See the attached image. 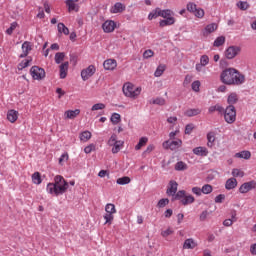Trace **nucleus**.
<instances>
[{
	"instance_id": "nucleus-1",
	"label": "nucleus",
	"mask_w": 256,
	"mask_h": 256,
	"mask_svg": "<svg viewBox=\"0 0 256 256\" xmlns=\"http://www.w3.org/2000/svg\"><path fill=\"white\" fill-rule=\"evenodd\" d=\"M220 81L224 85H243L245 75L240 74L235 68H227L221 72Z\"/></svg>"
},
{
	"instance_id": "nucleus-2",
	"label": "nucleus",
	"mask_w": 256,
	"mask_h": 256,
	"mask_svg": "<svg viewBox=\"0 0 256 256\" xmlns=\"http://www.w3.org/2000/svg\"><path fill=\"white\" fill-rule=\"evenodd\" d=\"M67 189H69V183H67V180L61 175L55 176L54 183H48L46 187L47 193H49V195H55V197L63 195V193L67 192Z\"/></svg>"
},
{
	"instance_id": "nucleus-3",
	"label": "nucleus",
	"mask_w": 256,
	"mask_h": 256,
	"mask_svg": "<svg viewBox=\"0 0 256 256\" xmlns=\"http://www.w3.org/2000/svg\"><path fill=\"white\" fill-rule=\"evenodd\" d=\"M123 94L129 99H137L141 95L142 88L135 86L131 82H126L122 87Z\"/></svg>"
},
{
	"instance_id": "nucleus-4",
	"label": "nucleus",
	"mask_w": 256,
	"mask_h": 256,
	"mask_svg": "<svg viewBox=\"0 0 256 256\" xmlns=\"http://www.w3.org/2000/svg\"><path fill=\"white\" fill-rule=\"evenodd\" d=\"M224 113V119L226 123H229V125L235 123L237 120V110H235V106L229 105L226 107Z\"/></svg>"
},
{
	"instance_id": "nucleus-5",
	"label": "nucleus",
	"mask_w": 256,
	"mask_h": 256,
	"mask_svg": "<svg viewBox=\"0 0 256 256\" xmlns=\"http://www.w3.org/2000/svg\"><path fill=\"white\" fill-rule=\"evenodd\" d=\"M106 214L104 215L105 225H111L113 223V219H115V213H117V209L115 208V204L108 203L105 206Z\"/></svg>"
},
{
	"instance_id": "nucleus-6",
	"label": "nucleus",
	"mask_w": 256,
	"mask_h": 256,
	"mask_svg": "<svg viewBox=\"0 0 256 256\" xmlns=\"http://www.w3.org/2000/svg\"><path fill=\"white\" fill-rule=\"evenodd\" d=\"M30 75L36 81H41V79H45V70L39 66H33L30 69Z\"/></svg>"
},
{
	"instance_id": "nucleus-7",
	"label": "nucleus",
	"mask_w": 256,
	"mask_h": 256,
	"mask_svg": "<svg viewBox=\"0 0 256 256\" xmlns=\"http://www.w3.org/2000/svg\"><path fill=\"white\" fill-rule=\"evenodd\" d=\"M183 145V141L181 139H177L174 141L166 140L163 142L162 147L163 149H170L171 151H177L179 147Z\"/></svg>"
},
{
	"instance_id": "nucleus-8",
	"label": "nucleus",
	"mask_w": 256,
	"mask_h": 256,
	"mask_svg": "<svg viewBox=\"0 0 256 256\" xmlns=\"http://www.w3.org/2000/svg\"><path fill=\"white\" fill-rule=\"evenodd\" d=\"M96 71L97 68H95V65H89L86 69L81 71V77L84 81H87L95 75Z\"/></svg>"
},
{
	"instance_id": "nucleus-9",
	"label": "nucleus",
	"mask_w": 256,
	"mask_h": 256,
	"mask_svg": "<svg viewBox=\"0 0 256 256\" xmlns=\"http://www.w3.org/2000/svg\"><path fill=\"white\" fill-rule=\"evenodd\" d=\"M224 53L226 59H235L241 53V48L239 46H229Z\"/></svg>"
},
{
	"instance_id": "nucleus-10",
	"label": "nucleus",
	"mask_w": 256,
	"mask_h": 256,
	"mask_svg": "<svg viewBox=\"0 0 256 256\" xmlns=\"http://www.w3.org/2000/svg\"><path fill=\"white\" fill-rule=\"evenodd\" d=\"M253 189H256V181L255 180L243 183L239 187V193H242V195H245V193H249V191H253Z\"/></svg>"
},
{
	"instance_id": "nucleus-11",
	"label": "nucleus",
	"mask_w": 256,
	"mask_h": 256,
	"mask_svg": "<svg viewBox=\"0 0 256 256\" xmlns=\"http://www.w3.org/2000/svg\"><path fill=\"white\" fill-rule=\"evenodd\" d=\"M102 29H103L104 33H113V31H115V29H117V23H115V21H113V20H106L102 24Z\"/></svg>"
},
{
	"instance_id": "nucleus-12",
	"label": "nucleus",
	"mask_w": 256,
	"mask_h": 256,
	"mask_svg": "<svg viewBox=\"0 0 256 256\" xmlns=\"http://www.w3.org/2000/svg\"><path fill=\"white\" fill-rule=\"evenodd\" d=\"M177 187H179V184L176 181L171 180L166 190L167 195L169 197H175V194L177 193Z\"/></svg>"
},
{
	"instance_id": "nucleus-13",
	"label": "nucleus",
	"mask_w": 256,
	"mask_h": 256,
	"mask_svg": "<svg viewBox=\"0 0 256 256\" xmlns=\"http://www.w3.org/2000/svg\"><path fill=\"white\" fill-rule=\"evenodd\" d=\"M79 0H66V7L68 8V12L72 13V11H75V13H79V4H77Z\"/></svg>"
},
{
	"instance_id": "nucleus-14",
	"label": "nucleus",
	"mask_w": 256,
	"mask_h": 256,
	"mask_svg": "<svg viewBox=\"0 0 256 256\" xmlns=\"http://www.w3.org/2000/svg\"><path fill=\"white\" fill-rule=\"evenodd\" d=\"M218 27L217 23L208 24L202 31L203 37H209L211 33H215V30L218 29Z\"/></svg>"
},
{
	"instance_id": "nucleus-15",
	"label": "nucleus",
	"mask_w": 256,
	"mask_h": 256,
	"mask_svg": "<svg viewBox=\"0 0 256 256\" xmlns=\"http://www.w3.org/2000/svg\"><path fill=\"white\" fill-rule=\"evenodd\" d=\"M103 67L106 71H114V69H117V60L107 59L104 61Z\"/></svg>"
},
{
	"instance_id": "nucleus-16",
	"label": "nucleus",
	"mask_w": 256,
	"mask_h": 256,
	"mask_svg": "<svg viewBox=\"0 0 256 256\" xmlns=\"http://www.w3.org/2000/svg\"><path fill=\"white\" fill-rule=\"evenodd\" d=\"M78 115H81L80 109L67 110L64 112V119H77Z\"/></svg>"
},
{
	"instance_id": "nucleus-17",
	"label": "nucleus",
	"mask_w": 256,
	"mask_h": 256,
	"mask_svg": "<svg viewBox=\"0 0 256 256\" xmlns=\"http://www.w3.org/2000/svg\"><path fill=\"white\" fill-rule=\"evenodd\" d=\"M60 70V79H65L67 77V74L69 73V62H63L59 66Z\"/></svg>"
},
{
	"instance_id": "nucleus-18",
	"label": "nucleus",
	"mask_w": 256,
	"mask_h": 256,
	"mask_svg": "<svg viewBox=\"0 0 256 256\" xmlns=\"http://www.w3.org/2000/svg\"><path fill=\"white\" fill-rule=\"evenodd\" d=\"M192 151L194 155H198L199 157H207L209 155V150L203 146L196 147Z\"/></svg>"
},
{
	"instance_id": "nucleus-19",
	"label": "nucleus",
	"mask_w": 256,
	"mask_h": 256,
	"mask_svg": "<svg viewBox=\"0 0 256 256\" xmlns=\"http://www.w3.org/2000/svg\"><path fill=\"white\" fill-rule=\"evenodd\" d=\"M237 185H238L237 179L232 177L226 181L225 189H227V191H231L232 189H235Z\"/></svg>"
},
{
	"instance_id": "nucleus-20",
	"label": "nucleus",
	"mask_w": 256,
	"mask_h": 256,
	"mask_svg": "<svg viewBox=\"0 0 256 256\" xmlns=\"http://www.w3.org/2000/svg\"><path fill=\"white\" fill-rule=\"evenodd\" d=\"M29 51H31V43L26 41L22 44V54H20V58L23 59V57H27Z\"/></svg>"
},
{
	"instance_id": "nucleus-21",
	"label": "nucleus",
	"mask_w": 256,
	"mask_h": 256,
	"mask_svg": "<svg viewBox=\"0 0 256 256\" xmlns=\"http://www.w3.org/2000/svg\"><path fill=\"white\" fill-rule=\"evenodd\" d=\"M197 242L193 238H188L184 241L183 249H195Z\"/></svg>"
},
{
	"instance_id": "nucleus-22",
	"label": "nucleus",
	"mask_w": 256,
	"mask_h": 256,
	"mask_svg": "<svg viewBox=\"0 0 256 256\" xmlns=\"http://www.w3.org/2000/svg\"><path fill=\"white\" fill-rule=\"evenodd\" d=\"M7 119L10 121V123H15V121L19 119V112L15 110H9L7 113Z\"/></svg>"
},
{
	"instance_id": "nucleus-23",
	"label": "nucleus",
	"mask_w": 256,
	"mask_h": 256,
	"mask_svg": "<svg viewBox=\"0 0 256 256\" xmlns=\"http://www.w3.org/2000/svg\"><path fill=\"white\" fill-rule=\"evenodd\" d=\"M184 115H186V117H195L197 115H201V109L199 108L188 109L184 112Z\"/></svg>"
},
{
	"instance_id": "nucleus-24",
	"label": "nucleus",
	"mask_w": 256,
	"mask_h": 256,
	"mask_svg": "<svg viewBox=\"0 0 256 256\" xmlns=\"http://www.w3.org/2000/svg\"><path fill=\"white\" fill-rule=\"evenodd\" d=\"M125 11V5L121 2H117L112 8L111 13H123Z\"/></svg>"
},
{
	"instance_id": "nucleus-25",
	"label": "nucleus",
	"mask_w": 256,
	"mask_h": 256,
	"mask_svg": "<svg viewBox=\"0 0 256 256\" xmlns=\"http://www.w3.org/2000/svg\"><path fill=\"white\" fill-rule=\"evenodd\" d=\"M236 159H251V152L250 151H241L235 154Z\"/></svg>"
},
{
	"instance_id": "nucleus-26",
	"label": "nucleus",
	"mask_w": 256,
	"mask_h": 256,
	"mask_svg": "<svg viewBox=\"0 0 256 256\" xmlns=\"http://www.w3.org/2000/svg\"><path fill=\"white\" fill-rule=\"evenodd\" d=\"M175 24V18L172 17H168L165 20H161L159 22L160 27H167L169 25H174Z\"/></svg>"
},
{
	"instance_id": "nucleus-27",
	"label": "nucleus",
	"mask_w": 256,
	"mask_h": 256,
	"mask_svg": "<svg viewBox=\"0 0 256 256\" xmlns=\"http://www.w3.org/2000/svg\"><path fill=\"white\" fill-rule=\"evenodd\" d=\"M91 137H92L91 132H89L87 130L84 132H81L79 135V139H80V141H82V143H87V141H89V139H91Z\"/></svg>"
},
{
	"instance_id": "nucleus-28",
	"label": "nucleus",
	"mask_w": 256,
	"mask_h": 256,
	"mask_svg": "<svg viewBox=\"0 0 256 256\" xmlns=\"http://www.w3.org/2000/svg\"><path fill=\"white\" fill-rule=\"evenodd\" d=\"M239 101V96L237 95V93L232 92L227 99V103L228 105H235V103H237Z\"/></svg>"
},
{
	"instance_id": "nucleus-29",
	"label": "nucleus",
	"mask_w": 256,
	"mask_h": 256,
	"mask_svg": "<svg viewBox=\"0 0 256 256\" xmlns=\"http://www.w3.org/2000/svg\"><path fill=\"white\" fill-rule=\"evenodd\" d=\"M157 17H161V8H156L148 15L149 21H153V19H157Z\"/></svg>"
},
{
	"instance_id": "nucleus-30",
	"label": "nucleus",
	"mask_w": 256,
	"mask_h": 256,
	"mask_svg": "<svg viewBox=\"0 0 256 256\" xmlns=\"http://www.w3.org/2000/svg\"><path fill=\"white\" fill-rule=\"evenodd\" d=\"M182 205H191V203H195V197L193 195H185L181 200Z\"/></svg>"
},
{
	"instance_id": "nucleus-31",
	"label": "nucleus",
	"mask_w": 256,
	"mask_h": 256,
	"mask_svg": "<svg viewBox=\"0 0 256 256\" xmlns=\"http://www.w3.org/2000/svg\"><path fill=\"white\" fill-rule=\"evenodd\" d=\"M148 141H149V138L141 137L138 144L135 146V150L136 151L141 150L142 147H145V145H147Z\"/></svg>"
},
{
	"instance_id": "nucleus-32",
	"label": "nucleus",
	"mask_w": 256,
	"mask_h": 256,
	"mask_svg": "<svg viewBox=\"0 0 256 256\" xmlns=\"http://www.w3.org/2000/svg\"><path fill=\"white\" fill-rule=\"evenodd\" d=\"M32 182L34 183V185H41V183L43 182V180L41 179V173L35 172L34 174H32Z\"/></svg>"
},
{
	"instance_id": "nucleus-33",
	"label": "nucleus",
	"mask_w": 256,
	"mask_h": 256,
	"mask_svg": "<svg viewBox=\"0 0 256 256\" xmlns=\"http://www.w3.org/2000/svg\"><path fill=\"white\" fill-rule=\"evenodd\" d=\"M117 185H129L131 183V178L128 176H123L116 180Z\"/></svg>"
},
{
	"instance_id": "nucleus-34",
	"label": "nucleus",
	"mask_w": 256,
	"mask_h": 256,
	"mask_svg": "<svg viewBox=\"0 0 256 256\" xmlns=\"http://www.w3.org/2000/svg\"><path fill=\"white\" fill-rule=\"evenodd\" d=\"M207 147H213V144L215 143V133L214 132H209L207 134Z\"/></svg>"
},
{
	"instance_id": "nucleus-35",
	"label": "nucleus",
	"mask_w": 256,
	"mask_h": 256,
	"mask_svg": "<svg viewBox=\"0 0 256 256\" xmlns=\"http://www.w3.org/2000/svg\"><path fill=\"white\" fill-rule=\"evenodd\" d=\"M110 121L113 125H119L121 123V115L119 113H113Z\"/></svg>"
},
{
	"instance_id": "nucleus-36",
	"label": "nucleus",
	"mask_w": 256,
	"mask_h": 256,
	"mask_svg": "<svg viewBox=\"0 0 256 256\" xmlns=\"http://www.w3.org/2000/svg\"><path fill=\"white\" fill-rule=\"evenodd\" d=\"M208 111H209V113H215V111H217L218 113H223L225 111V109L222 108L221 105L216 104L214 106H210Z\"/></svg>"
},
{
	"instance_id": "nucleus-37",
	"label": "nucleus",
	"mask_w": 256,
	"mask_h": 256,
	"mask_svg": "<svg viewBox=\"0 0 256 256\" xmlns=\"http://www.w3.org/2000/svg\"><path fill=\"white\" fill-rule=\"evenodd\" d=\"M185 195H186L185 190H180L174 196H172L173 197L172 201H182Z\"/></svg>"
},
{
	"instance_id": "nucleus-38",
	"label": "nucleus",
	"mask_w": 256,
	"mask_h": 256,
	"mask_svg": "<svg viewBox=\"0 0 256 256\" xmlns=\"http://www.w3.org/2000/svg\"><path fill=\"white\" fill-rule=\"evenodd\" d=\"M64 60H65V53L57 52L55 54V63H57V65L63 63Z\"/></svg>"
},
{
	"instance_id": "nucleus-39",
	"label": "nucleus",
	"mask_w": 256,
	"mask_h": 256,
	"mask_svg": "<svg viewBox=\"0 0 256 256\" xmlns=\"http://www.w3.org/2000/svg\"><path fill=\"white\" fill-rule=\"evenodd\" d=\"M165 69H167V67L163 64L159 65L156 69V71L154 72V75L156 77H161V75H163V73H165Z\"/></svg>"
},
{
	"instance_id": "nucleus-40",
	"label": "nucleus",
	"mask_w": 256,
	"mask_h": 256,
	"mask_svg": "<svg viewBox=\"0 0 256 256\" xmlns=\"http://www.w3.org/2000/svg\"><path fill=\"white\" fill-rule=\"evenodd\" d=\"M202 193L204 195H209L210 193H213V186L211 184H205L202 186Z\"/></svg>"
},
{
	"instance_id": "nucleus-41",
	"label": "nucleus",
	"mask_w": 256,
	"mask_h": 256,
	"mask_svg": "<svg viewBox=\"0 0 256 256\" xmlns=\"http://www.w3.org/2000/svg\"><path fill=\"white\" fill-rule=\"evenodd\" d=\"M232 178L235 179V177H245V172L241 169H238V168H234L232 170Z\"/></svg>"
},
{
	"instance_id": "nucleus-42",
	"label": "nucleus",
	"mask_w": 256,
	"mask_h": 256,
	"mask_svg": "<svg viewBox=\"0 0 256 256\" xmlns=\"http://www.w3.org/2000/svg\"><path fill=\"white\" fill-rule=\"evenodd\" d=\"M58 32L63 33L64 35H69V28L63 23H58Z\"/></svg>"
},
{
	"instance_id": "nucleus-43",
	"label": "nucleus",
	"mask_w": 256,
	"mask_h": 256,
	"mask_svg": "<svg viewBox=\"0 0 256 256\" xmlns=\"http://www.w3.org/2000/svg\"><path fill=\"white\" fill-rule=\"evenodd\" d=\"M123 145V141L121 140H118L117 143H115L113 146H112V153H119L121 151V146Z\"/></svg>"
},
{
	"instance_id": "nucleus-44",
	"label": "nucleus",
	"mask_w": 256,
	"mask_h": 256,
	"mask_svg": "<svg viewBox=\"0 0 256 256\" xmlns=\"http://www.w3.org/2000/svg\"><path fill=\"white\" fill-rule=\"evenodd\" d=\"M221 45H225V36H219L214 41V47H221Z\"/></svg>"
},
{
	"instance_id": "nucleus-45",
	"label": "nucleus",
	"mask_w": 256,
	"mask_h": 256,
	"mask_svg": "<svg viewBox=\"0 0 256 256\" xmlns=\"http://www.w3.org/2000/svg\"><path fill=\"white\" fill-rule=\"evenodd\" d=\"M171 15H173V11H171L170 9H160V17H163V19H168V17H172Z\"/></svg>"
},
{
	"instance_id": "nucleus-46",
	"label": "nucleus",
	"mask_w": 256,
	"mask_h": 256,
	"mask_svg": "<svg viewBox=\"0 0 256 256\" xmlns=\"http://www.w3.org/2000/svg\"><path fill=\"white\" fill-rule=\"evenodd\" d=\"M173 233H175V230L169 227L166 230L161 231V236L164 237V239H167V237H169V235H173Z\"/></svg>"
},
{
	"instance_id": "nucleus-47",
	"label": "nucleus",
	"mask_w": 256,
	"mask_h": 256,
	"mask_svg": "<svg viewBox=\"0 0 256 256\" xmlns=\"http://www.w3.org/2000/svg\"><path fill=\"white\" fill-rule=\"evenodd\" d=\"M193 15L198 19H203L205 17V10H203V8H197Z\"/></svg>"
},
{
	"instance_id": "nucleus-48",
	"label": "nucleus",
	"mask_w": 256,
	"mask_h": 256,
	"mask_svg": "<svg viewBox=\"0 0 256 256\" xmlns=\"http://www.w3.org/2000/svg\"><path fill=\"white\" fill-rule=\"evenodd\" d=\"M187 169V165L183 161H179L175 165L176 171H185Z\"/></svg>"
},
{
	"instance_id": "nucleus-49",
	"label": "nucleus",
	"mask_w": 256,
	"mask_h": 256,
	"mask_svg": "<svg viewBox=\"0 0 256 256\" xmlns=\"http://www.w3.org/2000/svg\"><path fill=\"white\" fill-rule=\"evenodd\" d=\"M191 87H192V91H194L195 93H199L201 89V81L199 80L194 81Z\"/></svg>"
},
{
	"instance_id": "nucleus-50",
	"label": "nucleus",
	"mask_w": 256,
	"mask_h": 256,
	"mask_svg": "<svg viewBox=\"0 0 256 256\" xmlns=\"http://www.w3.org/2000/svg\"><path fill=\"white\" fill-rule=\"evenodd\" d=\"M105 107L106 106L104 103H96L91 107V111H103Z\"/></svg>"
},
{
	"instance_id": "nucleus-51",
	"label": "nucleus",
	"mask_w": 256,
	"mask_h": 256,
	"mask_svg": "<svg viewBox=\"0 0 256 256\" xmlns=\"http://www.w3.org/2000/svg\"><path fill=\"white\" fill-rule=\"evenodd\" d=\"M152 105H165L166 101L163 97L155 98L151 101Z\"/></svg>"
},
{
	"instance_id": "nucleus-52",
	"label": "nucleus",
	"mask_w": 256,
	"mask_h": 256,
	"mask_svg": "<svg viewBox=\"0 0 256 256\" xmlns=\"http://www.w3.org/2000/svg\"><path fill=\"white\" fill-rule=\"evenodd\" d=\"M200 65L202 67H206V65H209V56L202 55L201 58H200Z\"/></svg>"
},
{
	"instance_id": "nucleus-53",
	"label": "nucleus",
	"mask_w": 256,
	"mask_h": 256,
	"mask_svg": "<svg viewBox=\"0 0 256 256\" xmlns=\"http://www.w3.org/2000/svg\"><path fill=\"white\" fill-rule=\"evenodd\" d=\"M187 11H189V13H194L195 11H197V4L189 2L187 4Z\"/></svg>"
},
{
	"instance_id": "nucleus-54",
	"label": "nucleus",
	"mask_w": 256,
	"mask_h": 256,
	"mask_svg": "<svg viewBox=\"0 0 256 256\" xmlns=\"http://www.w3.org/2000/svg\"><path fill=\"white\" fill-rule=\"evenodd\" d=\"M117 142H119V140H117V135L116 134H112L110 139L108 140V145L110 147H113Z\"/></svg>"
},
{
	"instance_id": "nucleus-55",
	"label": "nucleus",
	"mask_w": 256,
	"mask_h": 256,
	"mask_svg": "<svg viewBox=\"0 0 256 256\" xmlns=\"http://www.w3.org/2000/svg\"><path fill=\"white\" fill-rule=\"evenodd\" d=\"M237 7H239L241 9V11H247V9H249V3L243 2V1H239L237 3Z\"/></svg>"
},
{
	"instance_id": "nucleus-56",
	"label": "nucleus",
	"mask_w": 256,
	"mask_h": 256,
	"mask_svg": "<svg viewBox=\"0 0 256 256\" xmlns=\"http://www.w3.org/2000/svg\"><path fill=\"white\" fill-rule=\"evenodd\" d=\"M31 63V59H26L18 65V69L21 71L25 69Z\"/></svg>"
},
{
	"instance_id": "nucleus-57",
	"label": "nucleus",
	"mask_w": 256,
	"mask_h": 256,
	"mask_svg": "<svg viewBox=\"0 0 256 256\" xmlns=\"http://www.w3.org/2000/svg\"><path fill=\"white\" fill-rule=\"evenodd\" d=\"M96 146L95 144H89L88 146H86L84 148V153H86L87 155H89V153H91L92 151H95Z\"/></svg>"
},
{
	"instance_id": "nucleus-58",
	"label": "nucleus",
	"mask_w": 256,
	"mask_h": 256,
	"mask_svg": "<svg viewBox=\"0 0 256 256\" xmlns=\"http://www.w3.org/2000/svg\"><path fill=\"white\" fill-rule=\"evenodd\" d=\"M17 29V22H13L10 27L6 30L7 35H13V31Z\"/></svg>"
},
{
	"instance_id": "nucleus-59",
	"label": "nucleus",
	"mask_w": 256,
	"mask_h": 256,
	"mask_svg": "<svg viewBox=\"0 0 256 256\" xmlns=\"http://www.w3.org/2000/svg\"><path fill=\"white\" fill-rule=\"evenodd\" d=\"M65 161H69V154L68 153H64L60 156L59 165H63V163H65Z\"/></svg>"
},
{
	"instance_id": "nucleus-60",
	"label": "nucleus",
	"mask_w": 256,
	"mask_h": 256,
	"mask_svg": "<svg viewBox=\"0 0 256 256\" xmlns=\"http://www.w3.org/2000/svg\"><path fill=\"white\" fill-rule=\"evenodd\" d=\"M153 55H155V53L151 49H148L143 53L144 59H150V57H153Z\"/></svg>"
},
{
	"instance_id": "nucleus-61",
	"label": "nucleus",
	"mask_w": 256,
	"mask_h": 256,
	"mask_svg": "<svg viewBox=\"0 0 256 256\" xmlns=\"http://www.w3.org/2000/svg\"><path fill=\"white\" fill-rule=\"evenodd\" d=\"M166 205H169V199L163 198L159 200L158 207L163 208V207H166Z\"/></svg>"
},
{
	"instance_id": "nucleus-62",
	"label": "nucleus",
	"mask_w": 256,
	"mask_h": 256,
	"mask_svg": "<svg viewBox=\"0 0 256 256\" xmlns=\"http://www.w3.org/2000/svg\"><path fill=\"white\" fill-rule=\"evenodd\" d=\"M193 129H195V126H193V124L186 125L185 134L186 135H191V133L193 132Z\"/></svg>"
},
{
	"instance_id": "nucleus-63",
	"label": "nucleus",
	"mask_w": 256,
	"mask_h": 256,
	"mask_svg": "<svg viewBox=\"0 0 256 256\" xmlns=\"http://www.w3.org/2000/svg\"><path fill=\"white\" fill-rule=\"evenodd\" d=\"M225 201V194H219L215 197V203H223Z\"/></svg>"
},
{
	"instance_id": "nucleus-64",
	"label": "nucleus",
	"mask_w": 256,
	"mask_h": 256,
	"mask_svg": "<svg viewBox=\"0 0 256 256\" xmlns=\"http://www.w3.org/2000/svg\"><path fill=\"white\" fill-rule=\"evenodd\" d=\"M207 217H209V211L204 210V211L200 214L199 219H200V221H205V219H207Z\"/></svg>"
}]
</instances>
